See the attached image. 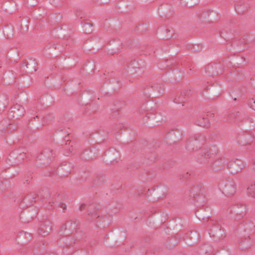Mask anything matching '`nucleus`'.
I'll use <instances>...</instances> for the list:
<instances>
[{
    "label": "nucleus",
    "mask_w": 255,
    "mask_h": 255,
    "mask_svg": "<svg viewBox=\"0 0 255 255\" xmlns=\"http://www.w3.org/2000/svg\"><path fill=\"white\" fill-rule=\"evenodd\" d=\"M93 25L91 23H88L84 24L83 26V30L86 33H91L92 32Z\"/></svg>",
    "instance_id": "20e7f679"
},
{
    "label": "nucleus",
    "mask_w": 255,
    "mask_h": 255,
    "mask_svg": "<svg viewBox=\"0 0 255 255\" xmlns=\"http://www.w3.org/2000/svg\"><path fill=\"white\" fill-rule=\"evenodd\" d=\"M36 63L35 61H31L30 63L25 64L24 66L27 69H29L30 72H33L36 71L35 66Z\"/></svg>",
    "instance_id": "7ed1b4c3"
},
{
    "label": "nucleus",
    "mask_w": 255,
    "mask_h": 255,
    "mask_svg": "<svg viewBox=\"0 0 255 255\" xmlns=\"http://www.w3.org/2000/svg\"><path fill=\"white\" fill-rule=\"evenodd\" d=\"M247 193L249 197L255 199V182L251 183L249 186Z\"/></svg>",
    "instance_id": "f03ea898"
},
{
    "label": "nucleus",
    "mask_w": 255,
    "mask_h": 255,
    "mask_svg": "<svg viewBox=\"0 0 255 255\" xmlns=\"http://www.w3.org/2000/svg\"><path fill=\"white\" fill-rule=\"evenodd\" d=\"M249 105L250 107L255 111V99H252L249 102Z\"/></svg>",
    "instance_id": "39448f33"
},
{
    "label": "nucleus",
    "mask_w": 255,
    "mask_h": 255,
    "mask_svg": "<svg viewBox=\"0 0 255 255\" xmlns=\"http://www.w3.org/2000/svg\"><path fill=\"white\" fill-rule=\"evenodd\" d=\"M110 162L111 163L117 162L120 159L119 153L116 150L111 151L108 155Z\"/></svg>",
    "instance_id": "f257e3e1"
}]
</instances>
